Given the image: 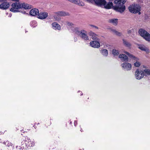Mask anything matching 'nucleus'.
I'll return each mask as SVG.
<instances>
[{"label": "nucleus", "instance_id": "nucleus-1", "mask_svg": "<svg viewBox=\"0 0 150 150\" xmlns=\"http://www.w3.org/2000/svg\"><path fill=\"white\" fill-rule=\"evenodd\" d=\"M74 32L79 36L81 38L85 40H89V38L87 35V32L84 30H81V31L79 30L77 28H74L72 30Z\"/></svg>", "mask_w": 150, "mask_h": 150}, {"label": "nucleus", "instance_id": "nucleus-2", "mask_svg": "<svg viewBox=\"0 0 150 150\" xmlns=\"http://www.w3.org/2000/svg\"><path fill=\"white\" fill-rule=\"evenodd\" d=\"M21 4L19 3H13L11 5V8L10 10L13 12H21L23 13H25V12L23 11H21L19 10L21 9Z\"/></svg>", "mask_w": 150, "mask_h": 150}, {"label": "nucleus", "instance_id": "nucleus-3", "mask_svg": "<svg viewBox=\"0 0 150 150\" xmlns=\"http://www.w3.org/2000/svg\"><path fill=\"white\" fill-rule=\"evenodd\" d=\"M141 7L137 4H133L129 7V9L130 12L133 13H138L140 11Z\"/></svg>", "mask_w": 150, "mask_h": 150}, {"label": "nucleus", "instance_id": "nucleus-4", "mask_svg": "<svg viewBox=\"0 0 150 150\" xmlns=\"http://www.w3.org/2000/svg\"><path fill=\"white\" fill-rule=\"evenodd\" d=\"M125 53L127 54L129 57L132 58L134 62V65L136 67H139L141 64L140 63L139 61V59L133 56V55L130 54L127 52H125Z\"/></svg>", "mask_w": 150, "mask_h": 150}, {"label": "nucleus", "instance_id": "nucleus-5", "mask_svg": "<svg viewBox=\"0 0 150 150\" xmlns=\"http://www.w3.org/2000/svg\"><path fill=\"white\" fill-rule=\"evenodd\" d=\"M144 71L142 70L139 71L138 69L136 70L135 76L136 78L137 79H140L143 78L144 76Z\"/></svg>", "mask_w": 150, "mask_h": 150}, {"label": "nucleus", "instance_id": "nucleus-6", "mask_svg": "<svg viewBox=\"0 0 150 150\" xmlns=\"http://www.w3.org/2000/svg\"><path fill=\"white\" fill-rule=\"evenodd\" d=\"M7 0H0V2H2L0 5V8L3 9H6L10 6L8 2H7Z\"/></svg>", "mask_w": 150, "mask_h": 150}, {"label": "nucleus", "instance_id": "nucleus-7", "mask_svg": "<svg viewBox=\"0 0 150 150\" xmlns=\"http://www.w3.org/2000/svg\"><path fill=\"white\" fill-rule=\"evenodd\" d=\"M94 5L98 6L103 7L104 6L107 2L105 0H94Z\"/></svg>", "mask_w": 150, "mask_h": 150}, {"label": "nucleus", "instance_id": "nucleus-8", "mask_svg": "<svg viewBox=\"0 0 150 150\" xmlns=\"http://www.w3.org/2000/svg\"><path fill=\"white\" fill-rule=\"evenodd\" d=\"M48 16V13L45 12H41L39 13L38 15V18L41 19H43L46 18Z\"/></svg>", "mask_w": 150, "mask_h": 150}, {"label": "nucleus", "instance_id": "nucleus-9", "mask_svg": "<svg viewBox=\"0 0 150 150\" xmlns=\"http://www.w3.org/2000/svg\"><path fill=\"white\" fill-rule=\"evenodd\" d=\"M138 48L140 50L145 51L146 53H148L150 51L149 49L143 45H138Z\"/></svg>", "mask_w": 150, "mask_h": 150}, {"label": "nucleus", "instance_id": "nucleus-10", "mask_svg": "<svg viewBox=\"0 0 150 150\" xmlns=\"http://www.w3.org/2000/svg\"><path fill=\"white\" fill-rule=\"evenodd\" d=\"M39 11L37 8H33L30 10L29 12L30 14L32 16H35L38 15Z\"/></svg>", "mask_w": 150, "mask_h": 150}, {"label": "nucleus", "instance_id": "nucleus-11", "mask_svg": "<svg viewBox=\"0 0 150 150\" xmlns=\"http://www.w3.org/2000/svg\"><path fill=\"white\" fill-rule=\"evenodd\" d=\"M90 45L93 47L99 48L100 47V45L99 41L94 40L90 43Z\"/></svg>", "mask_w": 150, "mask_h": 150}, {"label": "nucleus", "instance_id": "nucleus-12", "mask_svg": "<svg viewBox=\"0 0 150 150\" xmlns=\"http://www.w3.org/2000/svg\"><path fill=\"white\" fill-rule=\"evenodd\" d=\"M122 67L126 70H129L131 69V65L128 63H125L122 64Z\"/></svg>", "mask_w": 150, "mask_h": 150}, {"label": "nucleus", "instance_id": "nucleus-13", "mask_svg": "<svg viewBox=\"0 0 150 150\" xmlns=\"http://www.w3.org/2000/svg\"><path fill=\"white\" fill-rule=\"evenodd\" d=\"M89 35L94 40L99 41V39L97 37V35L92 31L89 33Z\"/></svg>", "mask_w": 150, "mask_h": 150}, {"label": "nucleus", "instance_id": "nucleus-14", "mask_svg": "<svg viewBox=\"0 0 150 150\" xmlns=\"http://www.w3.org/2000/svg\"><path fill=\"white\" fill-rule=\"evenodd\" d=\"M21 9L23 8L25 9H30L32 8L31 5L28 4L27 3H23L21 4Z\"/></svg>", "mask_w": 150, "mask_h": 150}, {"label": "nucleus", "instance_id": "nucleus-15", "mask_svg": "<svg viewBox=\"0 0 150 150\" xmlns=\"http://www.w3.org/2000/svg\"><path fill=\"white\" fill-rule=\"evenodd\" d=\"M56 14L58 15L61 16H64L69 15V13L66 12L64 11H59L56 13Z\"/></svg>", "mask_w": 150, "mask_h": 150}, {"label": "nucleus", "instance_id": "nucleus-16", "mask_svg": "<svg viewBox=\"0 0 150 150\" xmlns=\"http://www.w3.org/2000/svg\"><path fill=\"white\" fill-rule=\"evenodd\" d=\"M52 28L54 30H61V27L59 24L56 22H54L52 23Z\"/></svg>", "mask_w": 150, "mask_h": 150}, {"label": "nucleus", "instance_id": "nucleus-17", "mask_svg": "<svg viewBox=\"0 0 150 150\" xmlns=\"http://www.w3.org/2000/svg\"><path fill=\"white\" fill-rule=\"evenodd\" d=\"M119 57L123 62H127L128 60V57L125 54H120L119 55Z\"/></svg>", "mask_w": 150, "mask_h": 150}, {"label": "nucleus", "instance_id": "nucleus-18", "mask_svg": "<svg viewBox=\"0 0 150 150\" xmlns=\"http://www.w3.org/2000/svg\"><path fill=\"white\" fill-rule=\"evenodd\" d=\"M139 33L141 36L144 37L146 35L149 33L146 31L142 29H140L139 30Z\"/></svg>", "mask_w": 150, "mask_h": 150}, {"label": "nucleus", "instance_id": "nucleus-19", "mask_svg": "<svg viewBox=\"0 0 150 150\" xmlns=\"http://www.w3.org/2000/svg\"><path fill=\"white\" fill-rule=\"evenodd\" d=\"M113 3L112 2H109L107 4H105V5L104 6L105 8L106 9H109L111 8V7H112L113 8Z\"/></svg>", "mask_w": 150, "mask_h": 150}, {"label": "nucleus", "instance_id": "nucleus-20", "mask_svg": "<svg viewBox=\"0 0 150 150\" xmlns=\"http://www.w3.org/2000/svg\"><path fill=\"white\" fill-rule=\"evenodd\" d=\"M124 45L127 47L130 48L131 46V43L125 39H123Z\"/></svg>", "mask_w": 150, "mask_h": 150}, {"label": "nucleus", "instance_id": "nucleus-21", "mask_svg": "<svg viewBox=\"0 0 150 150\" xmlns=\"http://www.w3.org/2000/svg\"><path fill=\"white\" fill-rule=\"evenodd\" d=\"M109 22L110 23H112L114 25H116L118 23V19L114 18L110 19L109 20Z\"/></svg>", "mask_w": 150, "mask_h": 150}, {"label": "nucleus", "instance_id": "nucleus-22", "mask_svg": "<svg viewBox=\"0 0 150 150\" xmlns=\"http://www.w3.org/2000/svg\"><path fill=\"white\" fill-rule=\"evenodd\" d=\"M110 30L114 34L118 36H121L122 35L120 32L117 31L115 29H111Z\"/></svg>", "mask_w": 150, "mask_h": 150}, {"label": "nucleus", "instance_id": "nucleus-23", "mask_svg": "<svg viewBox=\"0 0 150 150\" xmlns=\"http://www.w3.org/2000/svg\"><path fill=\"white\" fill-rule=\"evenodd\" d=\"M101 54L104 56H107L108 54V50L105 49H103L100 50Z\"/></svg>", "mask_w": 150, "mask_h": 150}, {"label": "nucleus", "instance_id": "nucleus-24", "mask_svg": "<svg viewBox=\"0 0 150 150\" xmlns=\"http://www.w3.org/2000/svg\"><path fill=\"white\" fill-rule=\"evenodd\" d=\"M144 38L146 40L150 42V34L149 33L146 35Z\"/></svg>", "mask_w": 150, "mask_h": 150}, {"label": "nucleus", "instance_id": "nucleus-25", "mask_svg": "<svg viewBox=\"0 0 150 150\" xmlns=\"http://www.w3.org/2000/svg\"><path fill=\"white\" fill-rule=\"evenodd\" d=\"M112 53L114 55H117L119 54L118 50L113 49L112 50Z\"/></svg>", "mask_w": 150, "mask_h": 150}, {"label": "nucleus", "instance_id": "nucleus-26", "mask_svg": "<svg viewBox=\"0 0 150 150\" xmlns=\"http://www.w3.org/2000/svg\"><path fill=\"white\" fill-rule=\"evenodd\" d=\"M144 73H145V76H146L147 75H150V70L148 69H145L143 71Z\"/></svg>", "mask_w": 150, "mask_h": 150}, {"label": "nucleus", "instance_id": "nucleus-27", "mask_svg": "<svg viewBox=\"0 0 150 150\" xmlns=\"http://www.w3.org/2000/svg\"><path fill=\"white\" fill-rule=\"evenodd\" d=\"M3 143L8 146H12V144L9 141H6V142H3Z\"/></svg>", "mask_w": 150, "mask_h": 150}, {"label": "nucleus", "instance_id": "nucleus-28", "mask_svg": "<svg viewBox=\"0 0 150 150\" xmlns=\"http://www.w3.org/2000/svg\"><path fill=\"white\" fill-rule=\"evenodd\" d=\"M89 25L91 26V27L92 28H94L96 29H98V27L96 26L95 25Z\"/></svg>", "mask_w": 150, "mask_h": 150}, {"label": "nucleus", "instance_id": "nucleus-29", "mask_svg": "<svg viewBox=\"0 0 150 150\" xmlns=\"http://www.w3.org/2000/svg\"><path fill=\"white\" fill-rule=\"evenodd\" d=\"M67 24L69 26H72L74 25V24L73 23H72L69 22H67Z\"/></svg>", "mask_w": 150, "mask_h": 150}, {"label": "nucleus", "instance_id": "nucleus-30", "mask_svg": "<svg viewBox=\"0 0 150 150\" xmlns=\"http://www.w3.org/2000/svg\"><path fill=\"white\" fill-rule=\"evenodd\" d=\"M54 18L57 21H59L60 19V18L57 16H54Z\"/></svg>", "mask_w": 150, "mask_h": 150}, {"label": "nucleus", "instance_id": "nucleus-31", "mask_svg": "<svg viewBox=\"0 0 150 150\" xmlns=\"http://www.w3.org/2000/svg\"><path fill=\"white\" fill-rule=\"evenodd\" d=\"M133 29H132V30H129L128 31V34H129V33H130L132 32L133 31Z\"/></svg>", "mask_w": 150, "mask_h": 150}]
</instances>
